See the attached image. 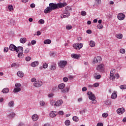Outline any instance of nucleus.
Returning <instances> with one entry per match:
<instances>
[{
  "label": "nucleus",
  "instance_id": "f257e3e1",
  "mask_svg": "<svg viewBox=\"0 0 126 126\" xmlns=\"http://www.w3.org/2000/svg\"><path fill=\"white\" fill-rule=\"evenodd\" d=\"M66 3H49V7H50L51 9L52 10H55V9H58L59 8H62V7H64V6H66Z\"/></svg>",
  "mask_w": 126,
  "mask_h": 126
},
{
  "label": "nucleus",
  "instance_id": "f03ea898",
  "mask_svg": "<svg viewBox=\"0 0 126 126\" xmlns=\"http://www.w3.org/2000/svg\"><path fill=\"white\" fill-rule=\"evenodd\" d=\"M63 103V101L62 99L58 100L57 101L54 100H52L50 101V104L51 105V106H53V107H55V108H56V107H61Z\"/></svg>",
  "mask_w": 126,
  "mask_h": 126
},
{
  "label": "nucleus",
  "instance_id": "7ed1b4c3",
  "mask_svg": "<svg viewBox=\"0 0 126 126\" xmlns=\"http://www.w3.org/2000/svg\"><path fill=\"white\" fill-rule=\"evenodd\" d=\"M15 88L13 90L14 93H18V92H20L21 91V84L18 83H16L15 85Z\"/></svg>",
  "mask_w": 126,
  "mask_h": 126
},
{
  "label": "nucleus",
  "instance_id": "20e7f679",
  "mask_svg": "<svg viewBox=\"0 0 126 126\" xmlns=\"http://www.w3.org/2000/svg\"><path fill=\"white\" fill-rule=\"evenodd\" d=\"M89 98L90 100H92L91 103V104H96L97 101L96 100V97H95V94H93L89 96Z\"/></svg>",
  "mask_w": 126,
  "mask_h": 126
},
{
  "label": "nucleus",
  "instance_id": "39448f33",
  "mask_svg": "<svg viewBox=\"0 0 126 126\" xmlns=\"http://www.w3.org/2000/svg\"><path fill=\"white\" fill-rule=\"evenodd\" d=\"M67 64V62L66 61H61L58 63V65L61 68H63Z\"/></svg>",
  "mask_w": 126,
  "mask_h": 126
},
{
  "label": "nucleus",
  "instance_id": "423d86ee",
  "mask_svg": "<svg viewBox=\"0 0 126 126\" xmlns=\"http://www.w3.org/2000/svg\"><path fill=\"white\" fill-rule=\"evenodd\" d=\"M70 15V13L66 12V11H63V14L61 15V18H66Z\"/></svg>",
  "mask_w": 126,
  "mask_h": 126
},
{
  "label": "nucleus",
  "instance_id": "0eeeda50",
  "mask_svg": "<svg viewBox=\"0 0 126 126\" xmlns=\"http://www.w3.org/2000/svg\"><path fill=\"white\" fill-rule=\"evenodd\" d=\"M115 73H116V69H112L110 73V79L111 80H114V79H115Z\"/></svg>",
  "mask_w": 126,
  "mask_h": 126
},
{
  "label": "nucleus",
  "instance_id": "6e6552de",
  "mask_svg": "<svg viewBox=\"0 0 126 126\" xmlns=\"http://www.w3.org/2000/svg\"><path fill=\"white\" fill-rule=\"evenodd\" d=\"M73 48L74 49H76V50H80L82 47H83V45H82V43H78L76 44H74L73 45Z\"/></svg>",
  "mask_w": 126,
  "mask_h": 126
},
{
  "label": "nucleus",
  "instance_id": "1a4fd4ad",
  "mask_svg": "<svg viewBox=\"0 0 126 126\" xmlns=\"http://www.w3.org/2000/svg\"><path fill=\"white\" fill-rule=\"evenodd\" d=\"M101 61H102V58H101V57L97 56L94 58L93 63L94 64L97 63H100Z\"/></svg>",
  "mask_w": 126,
  "mask_h": 126
},
{
  "label": "nucleus",
  "instance_id": "9d476101",
  "mask_svg": "<svg viewBox=\"0 0 126 126\" xmlns=\"http://www.w3.org/2000/svg\"><path fill=\"white\" fill-rule=\"evenodd\" d=\"M43 85V82L41 81H36L35 83H33V86L37 88L41 87Z\"/></svg>",
  "mask_w": 126,
  "mask_h": 126
},
{
  "label": "nucleus",
  "instance_id": "9b49d317",
  "mask_svg": "<svg viewBox=\"0 0 126 126\" xmlns=\"http://www.w3.org/2000/svg\"><path fill=\"white\" fill-rule=\"evenodd\" d=\"M96 69L98 70V71H103V70H104V64H100L98 65L96 67Z\"/></svg>",
  "mask_w": 126,
  "mask_h": 126
},
{
  "label": "nucleus",
  "instance_id": "f8f14e48",
  "mask_svg": "<svg viewBox=\"0 0 126 126\" xmlns=\"http://www.w3.org/2000/svg\"><path fill=\"white\" fill-rule=\"evenodd\" d=\"M125 17H126V15H125V14H123V13H120L118 14L117 16V18H118V19H119V20H124Z\"/></svg>",
  "mask_w": 126,
  "mask_h": 126
},
{
  "label": "nucleus",
  "instance_id": "ddd939ff",
  "mask_svg": "<svg viewBox=\"0 0 126 126\" xmlns=\"http://www.w3.org/2000/svg\"><path fill=\"white\" fill-rule=\"evenodd\" d=\"M125 108H118L117 110V114H118V115H122V114H124V113H125Z\"/></svg>",
  "mask_w": 126,
  "mask_h": 126
},
{
  "label": "nucleus",
  "instance_id": "4468645a",
  "mask_svg": "<svg viewBox=\"0 0 126 126\" xmlns=\"http://www.w3.org/2000/svg\"><path fill=\"white\" fill-rule=\"evenodd\" d=\"M17 47L14 44H10L9 47V50L10 51H12V52H14V51H16Z\"/></svg>",
  "mask_w": 126,
  "mask_h": 126
},
{
  "label": "nucleus",
  "instance_id": "2eb2a0df",
  "mask_svg": "<svg viewBox=\"0 0 126 126\" xmlns=\"http://www.w3.org/2000/svg\"><path fill=\"white\" fill-rule=\"evenodd\" d=\"M57 68V64L55 63H52L50 65L51 70H55Z\"/></svg>",
  "mask_w": 126,
  "mask_h": 126
},
{
  "label": "nucleus",
  "instance_id": "dca6fc26",
  "mask_svg": "<svg viewBox=\"0 0 126 126\" xmlns=\"http://www.w3.org/2000/svg\"><path fill=\"white\" fill-rule=\"evenodd\" d=\"M38 119H39V116H38V115L33 114L32 115V120L33 122H36V121H38Z\"/></svg>",
  "mask_w": 126,
  "mask_h": 126
},
{
  "label": "nucleus",
  "instance_id": "f3484780",
  "mask_svg": "<svg viewBox=\"0 0 126 126\" xmlns=\"http://www.w3.org/2000/svg\"><path fill=\"white\" fill-rule=\"evenodd\" d=\"M16 52L17 53H23V47H22V46H19L17 47Z\"/></svg>",
  "mask_w": 126,
  "mask_h": 126
},
{
  "label": "nucleus",
  "instance_id": "a211bd4d",
  "mask_svg": "<svg viewBox=\"0 0 126 126\" xmlns=\"http://www.w3.org/2000/svg\"><path fill=\"white\" fill-rule=\"evenodd\" d=\"M49 116L51 118H55L57 116V111H51L49 114Z\"/></svg>",
  "mask_w": 126,
  "mask_h": 126
},
{
  "label": "nucleus",
  "instance_id": "6ab92c4d",
  "mask_svg": "<svg viewBox=\"0 0 126 126\" xmlns=\"http://www.w3.org/2000/svg\"><path fill=\"white\" fill-rule=\"evenodd\" d=\"M39 65V62L38 61H35L34 62H32L31 64V65L32 67H36V66H37V65Z\"/></svg>",
  "mask_w": 126,
  "mask_h": 126
},
{
  "label": "nucleus",
  "instance_id": "aec40b11",
  "mask_svg": "<svg viewBox=\"0 0 126 126\" xmlns=\"http://www.w3.org/2000/svg\"><path fill=\"white\" fill-rule=\"evenodd\" d=\"M118 97V95L117 94V92L114 91L113 93L112 94L111 98V99H116Z\"/></svg>",
  "mask_w": 126,
  "mask_h": 126
},
{
  "label": "nucleus",
  "instance_id": "412c9836",
  "mask_svg": "<svg viewBox=\"0 0 126 126\" xmlns=\"http://www.w3.org/2000/svg\"><path fill=\"white\" fill-rule=\"evenodd\" d=\"M52 9H51L50 6L47 7L44 11V13H50L52 11Z\"/></svg>",
  "mask_w": 126,
  "mask_h": 126
},
{
  "label": "nucleus",
  "instance_id": "4be33fe9",
  "mask_svg": "<svg viewBox=\"0 0 126 126\" xmlns=\"http://www.w3.org/2000/svg\"><path fill=\"white\" fill-rule=\"evenodd\" d=\"M17 75H18L19 77H21L22 78L24 76V73L21 71H19L17 73Z\"/></svg>",
  "mask_w": 126,
  "mask_h": 126
},
{
  "label": "nucleus",
  "instance_id": "5701e85b",
  "mask_svg": "<svg viewBox=\"0 0 126 126\" xmlns=\"http://www.w3.org/2000/svg\"><path fill=\"white\" fill-rule=\"evenodd\" d=\"M61 92L62 93H68L69 92V88L66 87L65 89L62 90Z\"/></svg>",
  "mask_w": 126,
  "mask_h": 126
},
{
  "label": "nucleus",
  "instance_id": "b1692460",
  "mask_svg": "<svg viewBox=\"0 0 126 126\" xmlns=\"http://www.w3.org/2000/svg\"><path fill=\"white\" fill-rule=\"evenodd\" d=\"M72 9H71V7L69 6H67L65 7V10H63V11H66V12H69L70 11H71Z\"/></svg>",
  "mask_w": 126,
  "mask_h": 126
},
{
  "label": "nucleus",
  "instance_id": "393cba45",
  "mask_svg": "<svg viewBox=\"0 0 126 126\" xmlns=\"http://www.w3.org/2000/svg\"><path fill=\"white\" fill-rule=\"evenodd\" d=\"M71 57L73 59H79L80 58V56L79 55L75 54H71Z\"/></svg>",
  "mask_w": 126,
  "mask_h": 126
},
{
  "label": "nucleus",
  "instance_id": "a878e982",
  "mask_svg": "<svg viewBox=\"0 0 126 126\" xmlns=\"http://www.w3.org/2000/svg\"><path fill=\"white\" fill-rule=\"evenodd\" d=\"M65 87V85L63 83H61L58 85V88L59 89H61V90H63V88Z\"/></svg>",
  "mask_w": 126,
  "mask_h": 126
},
{
  "label": "nucleus",
  "instance_id": "bb28decb",
  "mask_svg": "<svg viewBox=\"0 0 126 126\" xmlns=\"http://www.w3.org/2000/svg\"><path fill=\"white\" fill-rule=\"evenodd\" d=\"M1 92H2L3 94H7L9 92V89H8V88H4L2 90Z\"/></svg>",
  "mask_w": 126,
  "mask_h": 126
},
{
  "label": "nucleus",
  "instance_id": "cd10ccee",
  "mask_svg": "<svg viewBox=\"0 0 126 126\" xmlns=\"http://www.w3.org/2000/svg\"><path fill=\"white\" fill-rule=\"evenodd\" d=\"M8 106L9 107H10V108H12L13 107V106H14V101H10L9 103H8Z\"/></svg>",
  "mask_w": 126,
  "mask_h": 126
},
{
  "label": "nucleus",
  "instance_id": "c85d7f7f",
  "mask_svg": "<svg viewBox=\"0 0 126 126\" xmlns=\"http://www.w3.org/2000/svg\"><path fill=\"white\" fill-rule=\"evenodd\" d=\"M116 37L117 39H123V34L118 33L116 34Z\"/></svg>",
  "mask_w": 126,
  "mask_h": 126
},
{
  "label": "nucleus",
  "instance_id": "c756f323",
  "mask_svg": "<svg viewBox=\"0 0 126 126\" xmlns=\"http://www.w3.org/2000/svg\"><path fill=\"white\" fill-rule=\"evenodd\" d=\"M20 43H22V44H24L26 42V38H21L20 39Z\"/></svg>",
  "mask_w": 126,
  "mask_h": 126
},
{
  "label": "nucleus",
  "instance_id": "7c9ffc66",
  "mask_svg": "<svg viewBox=\"0 0 126 126\" xmlns=\"http://www.w3.org/2000/svg\"><path fill=\"white\" fill-rule=\"evenodd\" d=\"M65 125L66 126H70V121L67 120L64 122Z\"/></svg>",
  "mask_w": 126,
  "mask_h": 126
},
{
  "label": "nucleus",
  "instance_id": "2f4dec72",
  "mask_svg": "<svg viewBox=\"0 0 126 126\" xmlns=\"http://www.w3.org/2000/svg\"><path fill=\"white\" fill-rule=\"evenodd\" d=\"M18 57L20 59H21L22 58H23L24 55H23V52H19L18 54Z\"/></svg>",
  "mask_w": 126,
  "mask_h": 126
},
{
  "label": "nucleus",
  "instance_id": "473e14b6",
  "mask_svg": "<svg viewBox=\"0 0 126 126\" xmlns=\"http://www.w3.org/2000/svg\"><path fill=\"white\" fill-rule=\"evenodd\" d=\"M94 78L95 79H100L101 78V76L100 75H98L95 73L94 75Z\"/></svg>",
  "mask_w": 126,
  "mask_h": 126
},
{
  "label": "nucleus",
  "instance_id": "72a5a7b5",
  "mask_svg": "<svg viewBox=\"0 0 126 126\" xmlns=\"http://www.w3.org/2000/svg\"><path fill=\"white\" fill-rule=\"evenodd\" d=\"M90 46L91 47H95V42L91 40L90 42Z\"/></svg>",
  "mask_w": 126,
  "mask_h": 126
},
{
  "label": "nucleus",
  "instance_id": "f704fd0d",
  "mask_svg": "<svg viewBox=\"0 0 126 126\" xmlns=\"http://www.w3.org/2000/svg\"><path fill=\"white\" fill-rule=\"evenodd\" d=\"M66 29L67 30H70L72 29V26L70 25H68L66 26Z\"/></svg>",
  "mask_w": 126,
  "mask_h": 126
},
{
  "label": "nucleus",
  "instance_id": "c9c22d12",
  "mask_svg": "<svg viewBox=\"0 0 126 126\" xmlns=\"http://www.w3.org/2000/svg\"><path fill=\"white\" fill-rule=\"evenodd\" d=\"M73 121L74 122H78L79 121V119H78V117L77 116H74L72 118Z\"/></svg>",
  "mask_w": 126,
  "mask_h": 126
},
{
  "label": "nucleus",
  "instance_id": "e433bc0d",
  "mask_svg": "<svg viewBox=\"0 0 126 126\" xmlns=\"http://www.w3.org/2000/svg\"><path fill=\"white\" fill-rule=\"evenodd\" d=\"M51 40L50 39H46L44 41V44H51Z\"/></svg>",
  "mask_w": 126,
  "mask_h": 126
},
{
  "label": "nucleus",
  "instance_id": "4c0bfd02",
  "mask_svg": "<svg viewBox=\"0 0 126 126\" xmlns=\"http://www.w3.org/2000/svg\"><path fill=\"white\" fill-rule=\"evenodd\" d=\"M120 52L121 54H126V50L124 48H121L120 50Z\"/></svg>",
  "mask_w": 126,
  "mask_h": 126
},
{
  "label": "nucleus",
  "instance_id": "58836bf2",
  "mask_svg": "<svg viewBox=\"0 0 126 126\" xmlns=\"http://www.w3.org/2000/svg\"><path fill=\"white\" fill-rule=\"evenodd\" d=\"M119 87H120V89H122V90H124V89H126V85H121Z\"/></svg>",
  "mask_w": 126,
  "mask_h": 126
},
{
  "label": "nucleus",
  "instance_id": "ea45409f",
  "mask_svg": "<svg viewBox=\"0 0 126 126\" xmlns=\"http://www.w3.org/2000/svg\"><path fill=\"white\" fill-rule=\"evenodd\" d=\"M45 23V21L43 19H40L38 21L39 24H44Z\"/></svg>",
  "mask_w": 126,
  "mask_h": 126
},
{
  "label": "nucleus",
  "instance_id": "a19ab883",
  "mask_svg": "<svg viewBox=\"0 0 126 126\" xmlns=\"http://www.w3.org/2000/svg\"><path fill=\"white\" fill-rule=\"evenodd\" d=\"M96 5H99L101 4V0H95Z\"/></svg>",
  "mask_w": 126,
  "mask_h": 126
},
{
  "label": "nucleus",
  "instance_id": "79ce46f5",
  "mask_svg": "<svg viewBox=\"0 0 126 126\" xmlns=\"http://www.w3.org/2000/svg\"><path fill=\"white\" fill-rule=\"evenodd\" d=\"M87 13L85 12V11H82L81 12V15L82 16H86Z\"/></svg>",
  "mask_w": 126,
  "mask_h": 126
},
{
  "label": "nucleus",
  "instance_id": "37998d69",
  "mask_svg": "<svg viewBox=\"0 0 126 126\" xmlns=\"http://www.w3.org/2000/svg\"><path fill=\"white\" fill-rule=\"evenodd\" d=\"M8 117H9V118H14V117H15V113H12L11 114H9L8 115Z\"/></svg>",
  "mask_w": 126,
  "mask_h": 126
},
{
  "label": "nucleus",
  "instance_id": "c03bdc74",
  "mask_svg": "<svg viewBox=\"0 0 126 126\" xmlns=\"http://www.w3.org/2000/svg\"><path fill=\"white\" fill-rule=\"evenodd\" d=\"M39 104L40 106H45V105H46V103H45V101L43 100L40 101Z\"/></svg>",
  "mask_w": 126,
  "mask_h": 126
},
{
  "label": "nucleus",
  "instance_id": "a18cd8bd",
  "mask_svg": "<svg viewBox=\"0 0 126 126\" xmlns=\"http://www.w3.org/2000/svg\"><path fill=\"white\" fill-rule=\"evenodd\" d=\"M8 8L10 11H11V10H13V6L10 5L8 6Z\"/></svg>",
  "mask_w": 126,
  "mask_h": 126
},
{
  "label": "nucleus",
  "instance_id": "49530a36",
  "mask_svg": "<svg viewBox=\"0 0 126 126\" xmlns=\"http://www.w3.org/2000/svg\"><path fill=\"white\" fill-rule=\"evenodd\" d=\"M42 66H43V68H47V67H48V66H49V65L47 63H44L43 64Z\"/></svg>",
  "mask_w": 126,
  "mask_h": 126
},
{
  "label": "nucleus",
  "instance_id": "de8ad7c7",
  "mask_svg": "<svg viewBox=\"0 0 126 126\" xmlns=\"http://www.w3.org/2000/svg\"><path fill=\"white\" fill-rule=\"evenodd\" d=\"M99 85V83H95L94 84H93V86L94 88L98 87Z\"/></svg>",
  "mask_w": 126,
  "mask_h": 126
},
{
  "label": "nucleus",
  "instance_id": "09e8293b",
  "mask_svg": "<svg viewBox=\"0 0 126 126\" xmlns=\"http://www.w3.org/2000/svg\"><path fill=\"white\" fill-rule=\"evenodd\" d=\"M97 27L98 29H102L103 28V25L99 24L97 26Z\"/></svg>",
  "mask_w": 126,
  "mask_h": 126
},
{
  "label": "nucleus",
  "instance_id": "8fccbe9b",
  "mask_svg": "<svg viewBox=\"0 0 126 126\" xmlns=\"http://www.w3.org/2000/svg\"><path fill=\"white\" fill-rule=\"evenodd\" d=\"M8 47H5L4 48V49H3V52L4 53H7V52H8Z\"/></svg>",
  "mask_w": 126,
  "mask_h": 126
},
{
  "label": "nucleus",
  "instance_id": "3c124183",
  "mask_svg": "<svg viewBox=\"0 0 126 126\" xmlns=\"http://www.w3.org/2000/svg\"><path fill=\"white\" fill-rule=\"evenodd\" d=\"M48 98H53V97H54V94L51 93V94H48Z\"/></svg>",
  "mask_w": 126,
  "mask_h": 126
},
{
  "label": "nucleus",
  "instance_id": "603ef678",
  "mask_svg": "<svg viewBox=\"0 0 126 126\" xmlns=\"http://www.w3.org/2000/svg\"><path fill=\"white\" fill-rule=\"evenodd\" d=\"M102 116L103 118H107V117H108V113H104L103 114H102Z\"/></svg>",
  "mask_w": 126,
  "mask_h": 126
},
{
  "label": "nucleus",
  "instance_id": "864d4df0",
  "mask_svg": "<svg viewBox=\"0 0 126 126\" xmlns=\"http://www.w3.org/2000/svg\"><path fill=\"white\" fill-rule=\"evenodd\" d=\"M111 102L110 100H107L106 101H105V105H111Z\"/></svg>",
  "mask_w": 126,
  "mask_h": 126
},
{
  "label": "nucleus",
  "instance_id": "5fc2aeb1",
  "mask_svg": "<svg viewBox=\"0 0 126 126\" xmlns=\"http://www.w3.org/2000/svg\"><path fill=\"white\" fill-rule=\"evenodd\" d=\"M31 60V57L28 56V57H27L26 58V61L27 62H29V61H30Z\"/></svg>",
  "mask_w": 126,
  "mask_h": 126
},
{
  "label": "nucleus",
  "instance_id": "6e6d98bb",
  "mask_svg": "<svg viewBox=\"0 0 126 126\" xmlns=\"http://www.w3.org/2000/svg\"><path fill=\"white\" fill-rule=\"evenodd\" d=\"M115 78H116V79H118V78H120V75H119V74H115V76H114V79Z\"/></svg>",
  "mask_w": 126,
  "mask_h": 126
},
{
  "label": "nucleus",
  "instance_id": "4d7b16f0",
  "mask_svg": "<svg viewBox=\"0 0 126 126\" xmlns=\"http://www.w3.org/2000/svg\"><path fill=\"white\" fill-rule=\"evenodd\" d=\"M63 81L64 82H67V81H68V78H67V77H64L63 78Z\"/></svg>",
  "mask_w": 126,
  "mask_h": 126
},
{
  "label": "nucleus",
  "instance_id": "13d9d810",
  "mask_svg": "<svg viewBox=\"0 0 126 126\" xmlns=\"http://www.w3.org/2000/svg\"><path fill=\"white\" fill-rule=\"evenodd\" d=\"M31 81L32 82H34V83H35V82L37 81L36 79L35 78H32V79H31Z\"/></svg>",
  "mask_w": 126,
  "mask_h": 126
},
{
  "label": "nucleus",
  "instance_id": "bf43d9fd",
  "mask_svg": "<svg viewBox=\"0 0 126 126\" xmlns=\"http://www.w3.org/2000/svg\"><path fill=\"white\" fill-rule=\"evenodd\" d=\"M80 115H82L85 113V110H82L79 111Z\"/></svg>",
  "mask_w": 126,
  "mask_h": 126
},
{
  "label": "nucleus",
  "instance_id": "052dcab7",
  "mask_svg": "<svg viewBox=\"0 0 126 126\" xmlns=\"http://www.w3.org/2000/svg\"><path fill=\"white\" fill-rule=\"evenodd\" d=\"M58 114L59 115H64V113L63 112V111H60L58 112Z\"/></svg>",
  "mask_w": 126,
  "mask_h": 126
},
{
  "label": "nucleus",
  "instance_id": "680f3d73",
  "mask_svg": "<svg viewBox=\"0 0 126 126\" xmlns=\"http://www.w3.org/2000/svg\"><path fill=\"white\" fill-rule=\"evenodd\" d=\"M86 32L88 34H91L92 33L91 30H87Z\"/></svg>",
  "mask_w": 126,
  "mask_h": 126
},
{
  "label": "nucleus",
  "instance_id": "e2e57ef3",
  "mask_svg": "<svg viewBox=\"0 0 126 126\" xmlns=\"http://www.w3.org/2000/svg\"><path fill=\"white\" fill-rule=\"evenodd\" d=\"M30 51V50H29V49H28V48L26 49L25 50V54H28V53H29Z\"/></svg>",
  "mask_w": 126,
  "mask_h": 126
},
{
  "label": "nucleus",
  "instance_id": "0e129e2a",
  "mask_svg": "<svg viewBox=\"0 0 126 126\" xmlns=\"http://www.w3.org/2000/svg\"><path fill=\"white\" fill-rule=\"evenodd\" d=\"M31 43L32 45H35L36 44V40H33L31 41Z\"/></svg>",
  "mask_w": 126,
  "mask_h": 126
},
{
  "label": "nucleus",
  "instance_id": "69168bd1",
  "mask_svg": "<svg viewBox=\"0 0 126 126\" xmlns=\"http://www.w3.org/2000/svg\"><path fill=\"white\" fill-rule=\"evenodd\" d=\"M87 91V88L86 87H84L82 88L83 92H85V91Z\"/></svg>",
  "mask_w": 126,
  "mask_h": 126
},
{
  "label": "nucleus",
  "instance_id": "338daca9",
  "mask_svg": "<svg viewBox=\"0 0 126 126\" xmlns=\"http://www.w3.org/2000/svg\"><path fill=\"white\" fill-rule=\"evenodd\" d=\"M31 7H32V8H34V7H35V5L34 3H32L30 5Z\"/></svg>",
  "mask_w": 126,
  "mask_h": 126
},
{
  "label": "nucleus",
  "instance_id": "774afa93",
  "mask_svg": "<svg viewBox=\"0 0 126 126\" xmlns=\"http://www.w3.org/2000/svg\"><path fill=\"white\" fill-rule=\"evenodd\" d=\"M103 126V123H98L96 125V126Z\"/></svg>",
  "mask_w": 126,
  "mask_h": 126
}]
</instances>
